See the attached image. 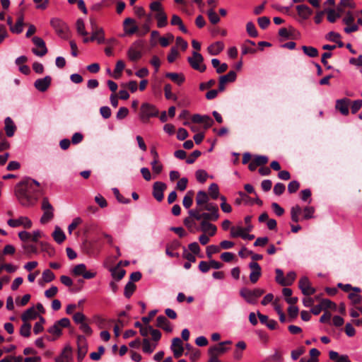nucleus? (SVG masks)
<instances>
[{
    "mask_svg": "<svg viewBox=\"0 0 362 362\" xmlns=\"http://www.w3.org/2000/svg\"><path fill=\"white\" fill-rule=\"evenodd\" d=\"M325 13H327V20L329 22L333 23H334L337 18H340V13H336L335 10L334 9H325Z\"/></svg>",
    "mask_w": 362,
    "mask_h": 362,
    "instance_id": "a18cd8bd",
    "label": "nucleus"
},
{
    "mask_svg": "<svg viewBox=\"0 0 362 362\" xmlns=\"http://www.w3.org/2000/svg\"><path fill=\"white\" fill-rule=\"evenodd\" d=\"M144 47V44L141 40L134 42L132 46L129 49L127 55L129 59L132 62H136L142 57L141 50Z\"/></svg>",
    "mask_w": 362,
    "mask_h": 362,
    "instance_id": "6e6552de",
    "label": "nucleus"
},
{
    "mask_svg": "<svg viewBox=\"0 0 362 362\" xmlns=\"http://www.w3.org/2000/svg\"><path fill=\"white\" fill-rule=\"evenodd\" d=\"M86 266L84 264H79L76 265L71 271V273L73 275L78 276H83L84 274V272H86Z\"/></svg>",
    "mask_w": 362,
    "mask_h": 362,
    "instance_id": "37998d69",
    "label": "nucleus"
},
{
    "mask_svg": "<svg viewBox=\"0 0 362 362\" xmlns=\"http://www.w3.org/2000/svg\"><path fill=\"white\" fill-rule=\"evenodd\" d=\"M246 30L248 35L252 37H256L258 35V32L252 22H248L246 24Z\"/></svg>",
    "mask_w": 362,
    "mask_h": 362,
    "instance_id": "de8ad7c7",
    "label": "nucleus"
},
{
    "mask_svg": "<svg viewBox=\"0 0 362 362\" xmlns=\"http://www.w3.org/2000/svg\"><path fill=\"white\" fill-rule=\"evenodd\" d=\"M77 361L81 362L86 356L88 351V344L86 339L83 335L77 337Z\"/></svg>",
    "mask_w": 362,
    "mask_h": 362,
    "instance_id": "9b49d317",
    "label": "nucleus"
},
{
    "mask_svg": "<svg viewBox=\"0 0 362 362\" xmlns=\"http://www.w3.org/2000/svg\"><path fill=\"white\" fill-rule=\"evenodd\" d=\"M224 48V44L222 42H216L208 47V51L211 55H218Z\"/></svg>",
    "mask_w": 362,
    "mask_h": 362,
    "instance_id": "2f4dec72",
    "label": "nucleus"
},
{
    "mask_svg": "<svg viewBox=\"0 0 362 362\" xmlns=\"http://www.w3.org/2000/svg\"><path fill=\"white\" fill-rule=\"evenodd\" d=\"M164 93L166 99H173L175 101L177 100V97L172 93V86L170 83H167L165 85Z\"/></svg>",
    "mask_w": 362,
    "mask_h": 362,
    "instance_id": "49530a36",
    "label": "nucleus"
},
{
    "mask_svg": "<svg viewBox=\"0 0 362 362\" xmlns=\"http://www.w3.org/2000/svg\"><path fill=\"white\" fill-rule=\"evenodd\" d=\"M220 252V247L217 245H211L206 247V256L208 258H211L213 254L218 253Z\"/></svg>",
    "mask_w": 362,
    "mask_h": 362,
    "instance_id": "338daca9",
    "label": "nucleus"
},
{
    "mask_svg": "<svg viewBox=\"0 0 362 362\" xmlns=\"http://www.w3.org/2000/svg\"><path fill=\"white\" fill-rule=\"evenodd\" d=\"M253 160L256 165L262 166L268 163L269 158L266 156H256Z\"/></svg>",
    "mask_w": 362,
    "mask_h": 362,
    "instance_id": "052dcab7",
    "label": "nucleus"
},
{
    "mask_svg": "<svg viewBox=\"0 0 362 362\" xmlns=\"http://www.w3.org/2000/svg\"><path fill=\"white\" fill-rule=\"evenodd\" d=\"M34 45L40 48V49H37V48H33L32 52L38 57H43L47 53V48L45 45V41L39 37L35 36L32 39Z\"/></svg>",
    "mask_w": 362,
    "mask_h": 362,
    "instance_id": "f8f14e48",
    "label": "nucleus"
},
{
    "mask_svg": "<svg viewBox=\"0 0 362 362\" xmlns=\"http://www.w3.org/2000/svg\"><path fill=\"white\" fill-rule=\"evenodd\" d=\"M228 349V347L222 346L219 344L210 346L208 350L209 356L208 362H221L218 356L225 354Z\"/></svg>",
    "mask_w": 362,
    "mask_h": 362,
    "instance_id": "9d476101",
    "label": "nucleus"
},
{
    "mask_svg": "<svg viewBox=\"0 0 362 362\" xmlns=\"http://www.w3.org/2000/svg\"><path fill=\"white\" fill-rule=\"evenodd\" d=\"M209 197L206 192L199 191L197 194L196 202L197 204L201 207L208 203Z\"/></svg>",
    "mask_w": 362,
    "mask_h": 362,
    "instance_id": "f704fd0d",
    "label": "nucleus"
},
{
    "mask_svg": "<svg viewBox=\"0 0 362 362\" xmlns=\"http://www.w3.org/2000/svg\"><path fill=\"white\" fill-rule=\"evenodd\" d=\"M264 292V290L261 288L250 290L247 288H243L240 290V296L243 298L247 303L254 305Z\"/></svg>",
    "mask_w": 362,
    "mask_h": 362,
    "instance_id": "7ed1b4c3",
    "label": "nucleus"
},
{
    "mask_svg": "<svg viewBox=\"0 0 362 362\" xmlns=\"http://www.w3.org/2000/svg\"><path fill=\"white\" fill-rule=\"evenodd\" d=\"M91 41L96 40L99 44L103 43L105 41L104 37V30L101 28L100 29H96L92 33V35L90 37Z\"/></svg>",
    "mask_w": 362,
    "mask_h": 362,
    "instance_id": "473e14b6",
    "label": "nucleus"
},
{
    "mask_svg": "<svg viewBox=\"0 0 362 362\" xmlns=\"http://www.w3.org/2000/svg\"><path fill=\"white\" fill-rule=\"evenodd\" d=\"M7 223L13 228L23 226L26 229L30 228L33 225L32 221L26 216H21L18 219H9Z\"/></svg>",
    "mask_w": 362,
    "mask_h": 362,
    "instance_id": "dca6fc26",
    "label": "nucleus"
},
{
    "mask_svg": "<svg viewBox=\"0 0 362 362\" xmlns=\"http://www.w3.org/2000/svg\"><path fill=\"white\" fill-rule=\"evenodd\" d=\"M37 317V313L34 308L27 309L21 315V319L23 322H27L29 320L35 319Z\"/></svg>",
    "mask_w": 362,
    "mask_h": 362,
    "instance_id": "c9c22d12",
    "label": "nucleus"
},
{
    "mask_svg": "<svg viewBox=\"0 0 362 362\" xmlns=\"http://www.w3.org/2000/svg\"><path fill=\"white\" fill-rule=\"evenodd\" d=\"M332 56V53L330 52H326L322 54L321 62L327 69H332V66L328 64V60H327V59L331 58Z\"/></svg>",
    "mask_w": 362,
    "mask_h": 362,
    "instance_id": "4d7b16f0",
    "label": "nucleus"
},
{
    "mask_svg": "<svg viewBox=\"0 0 362 362\" xmlns=\"http://www.w3.org/2000/svg\"><path fill=\"white\" fill-rule=\"evenodd\" d=\"M201 230L204 233H209L210 236L215 235L217 228L215 225L206 221H202L200 223Z\"/></svg>",
    "mask_w": 362,
    "mask_h": 362,
    "instance_id": "cd10ccee",
    "label": "nucleus"
},
{
    "mask_svg": "<svg viewBox=\"0 0 362 362\" xmlns=\"http://www.w3.org/2000/svg\"><path fill=\"white\" fill-rule=\"evenodd\" d=\"M31 325L28 322H25L21 325L20 329V334L24 337H28L31 334Z\"/></svg>",
    "mask_w": 362,
    "mask_h": 362,
    "instance_id": "79ce46f5",
    "label": "nucleus"
},
{
    "mask_svg": "<svg viewBox=\"0 0 362 362\" xmlns=\"http://www.w3.org/2000/svg\"><path fill=\"white\" fill-rule=\"evenodd\" d=\"M359 293L352 292L348 296V298L351 300L354 305H357L361 303L362 297L358 294Z\"/></svg>",
    "mask_w": 362,
    "mask_h": 362,
    "instance_id": "13d9d810",
    "label": "nucleus"
},
{
    "mask_svg": "<svg viewBox=\"0 0 362 362\" xmlns=\"http://www.w3.org/2000/svg\"><path fill=\"white\" fill-rule=\"evenodd\" d=\"M257 23H258L259 26L262 29L264 30L269 25L270 19H269V18L266 17V16L259 17L257 19Z\"/></svg>",
    "mask_w": 362,
    "mask_h": 362,
    "instance_id": "e2e57ef3",
    "label": "nucleus"
},
{
    "mask_svg": "<svg viewBox=\"0 0 362 362\" xmlns=\"http://www.w3.org/2000/svg\"><path fill=\"white\" fill-rule=\"evenodd\" d=\"M47 332L53 335L54 337H51L50 336H46L45 338L49 341H54L57 337H60L62 334V329L57 325V323H54V325L50 327Z\"/></svg>",
    "mask_w": 362,
    "mask_h": 362,
    "instance_id": "7c9ffc66",
    "label": "nucleus"
},
{
    "mask_svg": "<svg viewBox=\"0 0 362 362\" xmlns=\"http://www.w3.org/2000/svg\"><path fill=\"white\" fill-rule=\"evenodd\" d=\"M180 246V242L177 240H174L166 245L165 251L173 252V250H177Z\"/></svg>",
    "mask_w": 362,
    "mask_h": 362,
    "instance_id": "bf43d9fd",
    "label": "nucleus"
},
{
    "mask_svg": "<svg viewBox=\"0 0 362 362\" xmlns=\"http://www.w3.org/2000/svg\"><path fill=\"white\" fill-rule=\"evenodd\" d=\"M350 103H351V100L348 98H344L342 99H339L336 101L335 107L342 115H347L349 114L348 105Z\"/></svg>",
    "mask_w": 362,
    "mask_h": 362,
    "instance_id": "393cba45",
    "label": "nucleus"
},
{
    "mask_svg": "<svg viewBox=\"0 0 362 362\" xmlns=\"http://www.w3.org/2000/svg\"><path fill=\"white\" fill-rule=\"evenodd\" d=\"M249 267L251 269L250 281L251 283L255 284L262 275L261 267L257 262H252L249 264Z\"/></svg>",
    "mask_w": 362,
    "mask_h": 362,
    "instance_id": "f3484780",
    "label": "nucleus"
},
{
    "mask_svg": "<svg viewBox=\"0 0 362 362\" xmlns=\"http://www.w3.org/2000/svg\"><path fill=\"white\" fill-rule=\"evenodd\" d=\"M121 267L122 262H118L115 267L110 269L112 278L117 281L122 280L126 274V271L121 269Z\"/></svg>",
    "mask_w": 362,
    "mask_h": 362,
    "instance_id": "412c9836",
    "label": "nucleus"
},
{
    "mask_svg": "<svg viewBox=\"0 0 362 362\" xmlns=\"http://www.w3.org/2000/svg\"><path fill=\"white\" fill-rule=\"evenodd\" d=\"M158 110L153 105L148 103H143L140 108L139 117L144 122H147L151 117H157Z\"/></svg>",
    "mask_w": 362,
    "mask_h": 362,
    "instance_id": "20e7f679",
    "label": "nucleus"
},
{
    "mask_svg": "<svg viewBox=\"0 0 362 362\" xmlns=\"http://www.w3.org/2000/svg\"><path fill=\"white\" fill-rule=\"evenodd\" d=\"M136 288V285L133 282L129 281L124 287V296L127 298H129L135 291Z\"/></svg>",
    "mask_w": 362,
    "mask_h": 362,
    "instance_id": "ea45409f",
    "label": "nucleus"
},
{
    "mask_svg": "<svg viewBox=\"0 0 362 362\" xmlns=\"http://www.w3.org/2000/svg\"><path fill=\"white\" fill-rule=\"evenodd\" d=\"M165 77L178 86L182 85L185 81V77L182 73L168 72L165 74Z\"/></svg>",
    "mask_w": 362,
    "mask_h": 362,
    "instance_id": "bb28decb",
    "label": "nucleus"
},
{
    "mask_svg": "<svg viewBox=\"0 0 362 362\" xmlns=\"http://www.w3.org/2000/svg\"><path fill=\"white\" fill-rule=\"evenodd\" d=\"M298 287L303 295L309 296L315 293V289L310 285V282L307 276L300 278L298 282Z\"/></svg>",
    "mask_w": 362,
    "mask_h": 362,
    "instance_id": "ddd939ff",
    "label": "nucleus"
},
{
    "mask_svg": "<svg viewBox=\"0 0 362 362\" xmlns=\"http://www.w3.org/2000/svg\"><path fill=\"white\" fill-rule=\"evenodd\" d=\"M193 196L194 192L192 190H189L187 192L182 201V204L185 208L189 209L192 206L193 203Z\"/></svg>",
    "mask_w": 362,
    "mask_h": 362,
    "instance_id": "4c0bfd02",
    "label": "nucleus"
},
{
    "mask_svg": "<svg viewBox=\"0 0 362 362\" xmlns=\"http://www.w3.org/2000/svg\"><path fill=\"white\" fill-rule=\"evenodd\" d=\"M302 211H303V218L308 220L313 217L315 208L313 206H305L303 210H302V208L298 204L292 206L291 209V218L292 221L295 223L300 221V214L302 213Z\"/></svg>",
    "mask_w": 362,
    "mask_h": 362,
    "instance_id": "f03ea898",
    "label": "nucleus"
},
{
    "mask_svg": "<svg viewBox=\"0 0 362 362\" xmlns=\"http://www.w3.org/2000/svg\"><path fill=\"white\" fill-rule=\"evenodd\" d=\"M156 326L159 328L163 329L168 333L173 332V327L170 325V321L166 317L163 315H159L156 319Z\"/></svg>",
    "mask_w": 362,
    "mask_h": 362,
    "instance_id": "4be33fe9",
    "label": "nucleus"
},
{
    "mask_svg": "<svg viewBox=\"0 0 362 362\" xmlns=\"http://www.w3.org/2000/svg\"><path fill=\"white\" fill-rule=\"evenodd\" d=\"M52 78L46 76L44 78H38L34 82V87L40 92H45L51 85Z\"/></svg>",
    "mask_w": 362,
    "mask_h": 362,
    "instance_id": "6ab92c4d",
    "label": "nucleus"
},
{
    "mask_svg": "<svg viewBox=\"0 0 362 362\" xmlns=\"http://www.w3.org/2000/svg\"><path fill=\"white\" fill-rule=\"evenodd\" d=\"M337 286L342 289L344 292H349L351 291H354L356 293H361V289L359 287H353L351 284H343L341 283H339Z\"/></svg>",
    "mask_w": 362,
    "mask_h": 362,
    "instance_id": "c03bdc74",
    "label": "nucleus"
},
{
    "mask_svg": "<svg viewBox=\"0 0 362 362\" xmlns=\"http://www.w3.org/2000/svg\"><path fill=\"white\" fill-rule=\"evenodd\" d=\"M56 362H73L72 348L69 345L65 346L61 355L56 358Z\"/></svg>",
    "mask_w": 362,
    "mask_h": 362,
    "instance_id": "5701e85b",
    "label": "nucleus"
},
{
    "mask_svg": "<svg viewBox=\"0 0 362 362\" xmlns=\"http://www.w3.org/2000/svg\"><path fill=\"white\" fill-rule=\"evenodd\" d=\"M42 209L43 210L44 213L40 218V223L45 224L51 221L54 217V209L49 203L47 197H44L42 199Z\"/></svg>",
    "mask_w": 362,
    "mask_h": 362,
    "instance_id": "1a4fd4ad",
    "label": "nucleus"
},
{
    "mask_svg": "<svg viewBox=\"0 0 362 362\" xmlns=\"http://www.w3.org/2000/svg\"><path fill=\"white\" fill-rule=\"evenodd\" d=\"M237 74L235 71H230L227 74L219 77L218 80V90L222 92L226 88V85L228 83L233 82L235 81Z\"/></svg>",
    "mask_w": 362,
    "mask_h": 362,
    "instance_id": "4468645a",
    "label": "nucleus"
},
{
    "mask_svg": "<svg viewBox=\"0 0 362 362\" xmlns=\"http://www.w3.org/2000/svg\"><path fill=\"white\" fill-rule=\"evenodd\" d=\"M156 347V345L151 346L150 341L147 338L143 339V351L147 354H151Z\"/></svg>",
    "mask_w": 362,
    "mask_h": 362,
    "instance_id": "3c124183",
    "label": "nucleus"
},
{
    "mask_svg": "<svg viewBox=\"0 0 362 362\" xmlns=\"http://www.w3.org/2000/svg\"><path fill=\"white\" fill-rule=\"evenodd\" d=\"M112 192L115 197V198L117 199V200L119 202V203H122V204H129L130 202V199L129 198H125L120 193H119V191L117 188L115 187V188H112Z\"/></svg>",
    "mask_w": 362,
    "mask_h": 362,
    "instance_id": "09e8293b",
    "label": "nucleus"
},
{
    "mask_svg": "<svg viewBox=\"0 0 362 362\" xmlns=\"http://www.w3.org/2000/svg\"><path fill=\"white\" fill-rule=\"evenodd\" d=\"M83 251L90 255L93 256L97 253V249L95 247V243L91 241L85 240L82 245Z\"/></svg>",
    "mask_w": 362,
    "mask_h": 362,
    "instance_id": "c85d7f7f",
    "label": "nucleus"
},
{
    "mask_svg": "<svg viewBox=\"0 0 362 362\" xmlns=\"http://www.w3.org/2000/svg\"><path fill=\"white\" fill-rule=\"evenodd\" d=\"M54 240L59 244L62 243L66 239V235L63 230L59 227L56 226L52 233Z\"/></svg>",
    "mask_w": 362,
    "mask_h": 362,
    "instance_id": "72a5a7b5",
    "label": "nucleus"
},
{
    "mask_svg": "<svg viewBox=\"0 0 362 362\" xmlns=\"http://www.w3.org/2000/svg\"><path fill=\"white\" fill-rule=\"evenodd\" d=\"M296 274L294 272H290L287 274L286 277H284L285 286H291L295 281Z\"/></svg>",
    "mask_w": 362,
    "mask_h": 362,
    "instance_id": "69168bd1",
    "label": "nucleus"
},
{
    "mask_svg": "<svg viewBox=\"0 0 362 362\" xmlns=\"http://www.w3.org/2000/svg\"><path fill=\"white\" fill-rule=\"evenodd\" d=\"M54 278V274L49 269H45L42 273V279L47 283L51 282Z\"/></svg>",
    "mask_w": 362,
    "mask_h": 362,
    "instance_id": "680f3d73",
    "label": "nucleus"
},
{
    "mask_svg": "<svg viewBox=\"0 0 362 362\" xmlns=\"http://www.w3.org/2000/svg\"><path fill=\"white\" fill-rule=\"evenodd\" d=\"M23 247L25 250V253L28 255H30L31 254H37V249L35 245L29 243H24L23 245Z\"/></svg>",
    "mask_w": 362,
    "mask_h": 362,
    "instance_id": "864d4df0",
    "label": "nucleus"
},
{
    "mask_svg": "<svg viewBox=\"0 0 362 362\" xmlns=\"http://www.w3.org/2000/svg\"><path fill=\"white\" fill-rule=\"evenodd\" d=\"M124 67H125V64L123 61H122V60L117 61L116 66H115V69L114 70V76H113L115 79H118L120 78V76L122 75V72L123 69H124Z\"/></svg>",
    "mask_w": 362,
    "mask_h": 362,
    "instance_id": "58836bf2",
    "label": "nucleus"
},
{
    "mask_svg": "<svg viewBox=\"0 0 362 362\" xmlns=\"http://www.w3.org/2000/svg\"><path fill=\"white\" fill-rule=\"evenodd\" d=\"M298 16L302 21L307 20L313 14V10L305 4H300L296 6Z\"/></svg>",
    "mask_w": 362,
    "mask_h": 362,
    "instance_id": "aec40b11",
    "label": "nucleus"
},
{
    "mask_svg": "<svg viewBox=\"0 0 362 362\" xmlns=\"http://www.w3.org/2000/svg\"><path fill=\"white\" fill-rule=\"evenodd\" d=\"M195 175L197 180L201 183H204L208 177L207 173L204 170H198Z\"/></svg>",
    "mask_w": 362,
    "mask_h": 362,
    "instance_id": "0e129e2a",
    "label": "nucleus"
},
{
    "mask_svg": "<svg viewBox=\"0 0 362 362\" xmlns=\"http://www.w3.org/2000/svg\"><path fill=\"white\" fill-rule=\"evenodd\" d=\"M204 57L197 51L192 52V56L187 58V62L192 69L200 72H204L206 67L203 64Z\"/></svg>",
    "mask_w": 362,
    "mask_h": 362,
    "instance_id": "0eeeda50",
    "label": "nucleus"
},
{
    "mask_svg": "<svg viewBox=\"0 0 362 362\" xmlns=\"http://www.w3.org/2000/svg\"><path fill=\"white\" fill-rule=\"evenodd\" d=\"M302 50L305 54L312 58L317 57L319 54L317 49L314 47L303 45L302 46Z\"/></svg>",
    "mask_w": 362,
    "mask_h": 362,
    "instance_id": "e433bc0d",
    "label": "nucleus"
},
{
    "mask_svg": "<svg viewBox=\"0 0 362 362\" xmlns=\"http://www.w3.org/2000/svg\"><path fill=\"white\" fill-rule=\"evenodd\" d=\"M202 155V152L199 150L193 151L189 156L187 158L186 163L188 164H192L195 160Z\"/></svg>",
    "mask_w": 362,
    "mask_h": 362,
    "instance_id": "774afa93",
    "label": "nucleus"
},
{
    "mask_svg": "<svg viewBox=\"0 0 362 362\" xmlns=\"http://www.w3.org/2000/svg\"><path fill=\"white\" fill-rule=\"evenodd\" d=\"M167 189V185L162 182H156L153 185V197L158 201L161 202L163 199V192Z\"/></svg>",
    "mask_w": 362,
    "mask_h": 362,
    "instance_id": "2eb2a0df",
    "label": "nucleus"
},
{
    "mask_svg": "<svg viewBox=\"0 0 362 362\" xmlns=\"http://www.w3.org/2000/svg\"><path fill=\"white\" fill-rule=\"evenodd\" d=\"M50 25L60 37L64 39L69 37V28L63 21L54 18L50 21Z\"/></svg>",
    "mask_w": 362,
    "mask_h": 362,
    "instance_id": "39448f33",
    "label": "nucleus"
},
{
    "mask_svg": "<svg viewBox=\"0 0 362 362\" xmlns=\"http://www.w3.org/2000/svg\"><path fill=\"white\" fill-rule=\"evenodd\" d=\"M203 210V209L199 208L196 209H192L189 211V214L194 218V219L197 221H216L218 217L219 214H215V213H202L201 211Z\"/></svg>",
    "mask_w": 362,
    "mask_h": 362,
    "instance_id": "423d86ee",
    "label": "nucleus"
},
{
    "mask_svg": "<svg viewBox=\"0 0 362 362\" xmlns=\"http://www.w3.org/2000/svg\"><path fill=\"white\" fill-rule=\"evenodd\" d=\"M322 310L332 309L335 310L337 308L336 304L329 299H323L320 302Z\"/></svg>",
    "mask_w": 362,
    "mask_h": 362,
    "instance_id": "6e6d98bb",
    "label": "nucleus"
},
{
    "mask_svg": "<svg viewBox=\"0 0 362 362\" xmlns=\"http://www.w3.org/2000/svg\"><path fill=\"white\" fill-rule=\"evenodd\" d=\"M77 33L83 36H87L88 33L85 29V24L81 18H78L76 23Z\"/></svg>",
    "mask_w": 362,
    "mask_h": 362,
    "instance_id": "a19ab883",
    "label": "nucleus"
},
{
    "mask_svg": "<svg viewBox=\"0 0 362 362\" xmlns=\"http://www.w3.org/2000/svg\"><path fill=\"white\" fill-rule=\"evenodd\" d=\"M209 19L210 22L215 25L217 24L220 21V18L217 15V13L214 11L213 8H211L207 12Z\"/></svg>",
    "mask_w": 362,
    "mask_h": 362,
    "instance_id": "5fc2aeb1",
    "label": "nucleus"
},
{
    "mask_svg": "<svg viewBox=\"0 0 362 362\" xmlns=\"http://www.w3.org/2000/svg\"><path fill=\"white\" fill-rule=\"evenodd\" d=\"M125 33L128 35H132L138 32L139 28L135 25V21L131 18H127L123 23Z\"/></svg>",
    "mask_w": 362,
    "mask_h": 362,
    "instance_id": "b1692460",
    "label": "nucleus"
},
{
    "mask_svg": "<svg viewBox=\"0 0 362 362\" xmlns=\"http://www.w3.org/2000/svg\"><path fill=\"white\" fill-rule=\"evenodd\" d=\"M154 17L157 20V26L158 28H163L167 25L168 16L164 11H158Z\"/></svg>",
    "mask_w": 362,
    "mask_h": 362,
    "instance_id": "c756f323",
    "label": "nucleus"
},
{
    "mask_svg": "<svg viewBox=\"0 0 362 362\" xmlns=\"http://www.w3.org/2000/svg\"><path fill=\"white\" fill-rule=\"evenodd\" d=\"M40 193V183L30 177L22 180L15 187V195L24 206L34 204Z\"/></svg>",
    "mask_w": 362,
    "mask_h": 362,
    "instance_id": "f257e3e1",
    "label": "nucleus"
},
{
    "mask_svg": "<svg viewBox=\"0 0 362 362\" xmlns=\"http://www.w3.org/2000/svg\"><path fill=\"white\" fill-rule=\"evenodd\" d=\"M170 348L175 358H179L184 353L185 348L183 347L182 341L178 337L173 339Z\"/></svg>",
    "mask_w": 362,
    "mask_h": 362,
    "instance_id": "a211bd4d",
    "label": "nucleus"
},
{
    "mask_svg": "<svg viewBox=\"0 0 362 362\" xmlns=\"http://www.w3.org/2000/svg\"><path fill=\"white\" fill-rule=\"evenodd\" d=\"M152 170L153 173L158 175L160 174L163 170V165L159 162V160H153L151 163Z\"/></svg>",
    "mask_w": 362,
    "mask_h": 362,
    "instance_id": "603ef678",
    "label": "nucleus"
},
{
    "mask_svg": "<svg viewBox=\"0 0 362 362\" xmlns=\"http://www.w3.org/2000/svg\"><path fill=\"white\" fill-rule=\"evenodd\" d=\"M209 192L212 199H216L219 195V188L217 184L212 183L209 187Z\"/></svg>",
    "mask_w": 362,
    "mask_h": 362,
    "instance_id": "8fccbe9b",
    "label": "nucleus"
},
{
    "mask_svg": "<svg viewBox=\"0 0 362 362\" xmlns=\"http://www.w3.org/2000/svg\"><path fill=\"white\" fill-rule=\"evenodd\" d=\"M4 124H5L4 129H5L6 136L8 137H12L14 135L15 132L16 131V129H17L13 121L12 120V119L11 117H7L4 120Z\"/></svg>",
    "mask_w": 362,
    "mask_h": 362,
    "instance_id": "a878e982",
    "label": "nucleus"
}]
</instances>
